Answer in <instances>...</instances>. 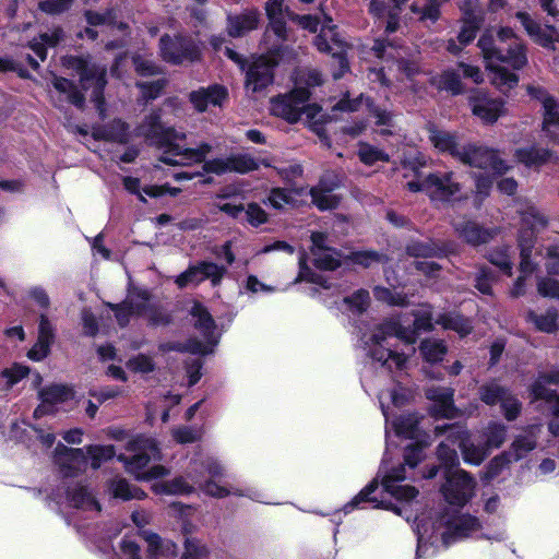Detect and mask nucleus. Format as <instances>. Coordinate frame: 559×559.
<instances>
[{
	"mask_svg": "<svg viewBox=\"0 0 559 559\" xmlns=\"http://www.w3.org/2000/svg\"><path fill=\"white\" fill-rule=\"evenodd\" d=\"M496 281V274L490 266L483 265L475 276V288L483 295H492V283Z\"/></svg>",
	"mask_w": 559,
	"mask_h": 559,
	"instance_id": "50",
	"label": "nucleus"
},
{
	"mask_svg": "<svg viewBox=\"0 0 559 559\" xmlns=\"http://www.w3.org/2000/svg\"><path fill=\"white\" fill-rule=\"evenodd\" d=\"M144 312H147L148 324L152 326H167L173 323V314L159 305H147Z\"/></svg>",
	"mask_w": 559,
	"mask_h": 559,
	"instance_id": "51",
	"label": "nucleus"
},
{
	"mask_svg": "<svg viewBox=\"0 0 559 559\" xmlns=\"http://www.w3.org/2000/svg\"><path fill=\"white\" fill-rule=\"evenodd\" d=\"M491 71L493 73L492 83L501 93L507 94L518 86L520 81L519 75L508 68L496 66L491 68Z\"/></svg>",
	"mask_w": 559,
	"mask_h": 559,
	"instance_id": "35",
	"label": "nucleus"
},
{
	"mask_svg": "<svg viewBox=\"0 0 559 559\" xmlns=\"http://www.w3.org/2000/svg\"><path fill=\"white\" fill-rule=\"evenodd\" d=\"M272 112L288 123H296L300 120L302 108L293 103L286 95H278L272 99Z\"/></svg>",
	"mask_w": 559,
	"mask_h": 559,
	"instance_id": "24",
	"label": "nucleus"
},
{
	"mask_svg": "<svg viewBox=\"0 0 559 559\" xmlns=\"http://www.w3.org/2000/svg\"><path fill=\"white\" fill-rule=\"evenodd\" d=\"M554 152L549 148L538 147L533 144L526 147H519L514 152V158L518 163L527 168L542 167L552 157Z\"/></svg>",
	"mask_w": 559,
	"mask_h": 559,
	"instance_id": "20",
	"label": "nucleus"
},
{
	"mask_svg": "<svg viewBox=\"0 0 559 559\" xmlns=\"http://www.w3.org/2000/svg\"><path fill=\"white\" fill-rule=\"evenodd\" d=\"M155 491L163 495H183L191 492L192 487L182 477H176L155 485Z\"/></svg>",
	"mask_w": 559,
	"mask_h": 559,
	"instance_id": "53",
	"label": "nucleus"
},
{
	"mask_svg": "<svg viewBox=\"0 0 559 559\" xmlns=\"http://www.w3.org/2000/svg\"><path fill=\"white\" fill-rule=\"evenodd\" d=\"M228 98V91L224 85L213 84L207 88H199L192 91L189 100L199 112L206 111L209 105L222 106L223 102Z\"/></svg>",
	"mask_w": 559,
	"mask_h": 559,
	"instance_id": "15",
	"label": "nucleus"
},
{
	"mask_svg": "<svg viewBox=\"0 0 559 559\" xmlns=\"http://www.w3.org/2000/svg\"><path fill=\"white\" fill-rule=\"evenodd\" d=\"M543 109L542 131L551 138L550 128L559 127V104L556 98L548 99Z\"/></svg>",
	"mask_w": 559,
	"mask_h": 559,
	"instance_id": "45",
	"label": "nucleus"
},
{
	"mask_svg": "<svg viewBox=\"0 0 559 559\" xmlns=\"http://www.w3.org/2000/svg\"><path fill=\"white\" fill-rule=\"evenodd\" d=\"M405 252L412 258H438L443 259L453 253V243L439 239L412 240L405 247Z\"/></svg>",
	"mask_w": 559,
	"mask_h": 559,
	"instance_id": "11",
	"label": "nucleus"
},
{
	"mask_svg": "<svg viewBox=\"0 0 559 559\" xmlns=\"http://www.w3.org/2000/svg\"><path fill=\"white\" fill-rule=\"evenodd\" d=\"M546 384L559 385V368L548 372H539L537 379L531 384V394L534 400L554 404L559 393L556 390L548 389Z\"/></svg>",
	"mask_w": 559,
	"mask_h": 559,
	"instance_id": "18",
	"label": "nucleus"
},
{
	"mask_svg": "<svg viewBox=\"0 0 559 559\" xmlns=\"http://www.w3.org/2000/svg\"><path fill=\"white\" fill-rule=\"evenodd\" d=\"M526 51L525 44L514 43L513 45H509L506 50L501 48L497 56L499 58H496V61L507 63L512 67L513 70H522L528 62Z\"/></svg>",
	"mask_w": 559,
	"mask_h": 559,
	"instance_id": "27",
	"label": "nucleus"
},
{
	"mask_svg": "<svg viewBox=\"0 0 559 559\" xmlns=\"http://www.w3.org/2000/svg\"><path fill=\"white\" fill-rule=\"evenodd\" d=\"M419 350L426 362L435 365L443 360L448 347L442 340H424L419 345Z\"/></svg>",
	"mask_w": 559,
	"mask_h": 559,
	"instance_id": "32",
	"label": "nucleus"
},
{
	"mask_svg": "<svg viewBox=\"0 0 559 559\" xmlns=\"http://www.w3.org/2000/svg\"><path fill=\"white\" fill-rule=\"evenodd\" d=\"M189 313L195 319L194 329L203 335L209 344L216 345L217 341L214 340L216 322L207 307L201 301L194 300Z\"/></svg>",
	"mask_w": 559,
	"mask_h": 559,
	"instance_id": "17",
	"label": "nucleus"
},
{
	"mask_svg": "<svg viewBox=\"0 0 559 559\" xmlns=\"http://www.w3.org/2000/svg\"><path fill=\"white\" fill-rule=\"evenodd\" d=\"M510 453L501 452L493 456L480 473V479L485 484L491 483L511 464Z\"/></svg>",
	"mask_w": 559,
	"mask_h": 559,
	"instance_id": "34",
	"label": "nucleus"
},
{
	"mask_svg": "<svg viewBox=\"0 0 559 559\" xmlns=\"http://www.w3.org/2000/svg\"><path fill=\"white\" fill-rule=\"evenodd\" d=\"M515 19L520 21L526 34L536 45L548 50H556L555 43L559 41V33L555 25L546 24L543 27L525 11L515 12Z\"/></svg>",
	"mask_w": 559,
	"mask_h": 559,
	"instance_id": "9",
	"label": "nucleus"
},
{
	"mask_svg": "<svg viewBox=\"0 0 559 559\" xmlns=\"http://www.w3.org/2000/svg\"><path fill=\"white\" fill-rule=\"evenodd\" d=\"M75 394L76 392L73 385L52 383L41 388L38 392V397L43 403L49 404L53 407L57 404L74 400Z\"/></svg>",
	"mask_w": 559,
	"mask_h": 559,
	"instance_id": "23",
	"label": "nucleus"
},
{
	"mask_svg": "<svg viewBox=\"0 0 559 559\" xmlns=\"http://www.w3.org/2000/svg\"><path fill=\"white\" fill-rule=\"evenodd\" d=\"M507 429L503 424L500 423H490L485 432V441L483 442L488 451L491 449L500 448L506 440Z\"/></svg>",
	"mask_w": 559,
	"mask_h": 559,
	"instance_id": "44",
	"label": "nucleus"
},
{
	"mask_svg": "<svg viewBox=\"0 0 559 559\" xmlns=\"http://www.w3.org/2000/svg\"><path fill=\"white\" fill-rule=\"evenodd\" d=\"M299 272L296 277V282H307L311 284L323 285L322 275L313 272L311 267L308 265V257L305 251L300 252L298 259Z\"/></svg>",
	"mask_w": 559,
	"mask_h": 559,
	"instance_id": "56",
	"label": "nucleus"
},
{
	"mask_svg": "<svg viewBox=\"0 0 559 559\" xmlns=\"http://www.w3.org/2000/svg\"><path fill=\"white\" fill-rule=\"evenodd\" d=\"M459 162L465 166L478 169H491L495 176H502L510 170V166L499 155V151L468 142L462 146Z\"/></svg>",
	"mask_w": 559,
	"mask_h": 559,
	"instance_id": "2",
	"label": "nucleus"
},
{
	"mask_svg": "<svg viewBox=\"0 0 559 559\" xmlns=\"http://www.w3.org/2000/svg\"><path fill=\"white\" fill-rule=\"evenodd\" d=\"M260 16L261 14L255 8L245 10L240 14H228L226 27L228 35L233 38H238L248 32L257 29Z\"/></svg>",
	"mask_w": 559,
	"mask_h": 559,
	"instance_id": "16",
	"label": "nucleus"
},
{
	"mask_svg": "<svg viewBox=\"0 0 559 559\" xmlns=\"http://www.w3.org/2000/svg\"><path fill=\"white\" fill-rule=\"evenodd\" d=\"M185 551L180 559H204L209 556L210 551L205 545H202L198 539L187 537L183 543Z\"/></svg>",
	"mask_w": 559,
	"mask_h": 559,
	"instance_id": "63",
	"label": "nucleus"
},
{
	"mask_svg": "<svg viewBox=\"0 0 559 559\" xmlns=\"http://www.w3.org/2000/svg\"><path fill=\"white\" fill-rule=\"evenodd\" d=\"M373 296L378 301L385 302L390 306L405 307L407 306V297L401 293H394L384 286H376Z\"/></svg>",
	"mask_w": 559,
	"mask_h": 559,
	"instance_id": "52",
	"label": "nucleus"
},
{
	"mask_svg": "<svg viewBox=\"0 0 559 559\" xmlns=\"http://www.w3.org/2000/svg\"><path fill=\"white\" fill-rule=\"evenodd\" d=\"M132 64L134 67L135 73L143 78L154 76L163 73V68L160 66L151 59L142 57L141 55H134L132 57Z\"/></svg>",
	"mask_w": 559,
	"mask_h": 559,
	"instance_id": "48",
	"label": "nucleus"
},
{
	"mask_svg": "<svg viewBox=\"0 0 559 559\" xmlns=\"http://www.w3.org/2000/svg\"><path fill=\"white\" fill-rule=\"evenodd\" d=\"M309 194L312 203L320 211L335 210L340 204V199L336 195L317 189L311 188Z\"/></svg>",
	"mask_w": 559,
	"mask_h": 559,
	"instance_id": "58",
	"label": "nucleus"
},
{
	"mask_svg": "<svg viewBox=\"0 0 559 559\" xmlns=\"http://www.w3.org/2000/svg\"><path fill=\"white\" fill-rule=\"evenodd\" d=\"M155 144L163 148V154L158 160L168 166H178V158L181 156L182 146L176 142L177 133L174 128H159L148 134Z\"/></svg>",
	"mask_w": 559,
	"mask_h": 559,
	"instance_id": "10",
	"label": "nucleus"
},
{
	"mask_svg": "<svg viewBox=\"0 0 559 559\" xmlns=\"http://www.w3.org/2000/svg\"><path fill=\"white\" fill-rule=\"evenodd\" d=\"M74 2L75 0H40L37 8L47 15L57 16L70 11Z\"/></svg>",
	"mask_w": 559,
	"mask_h": 559,
	"instance_id": "47",
	"label": "nucleus"
},
{
	"mask_svg": "<svg viewBox=\"0 0 559 559\" xmlns=\"http://www.w3.org/2000/svg\"><path fill=\"white\" fill-rule=\"evenodd\" d=\"M477 47L480 49L485 60H496L501 47L496 46L495 37L491 31L486 29L477 41Z\"/></svg>",
	"mask_w": 559,
	"mask_h": 559,
	"instance_id": "59",
	"label": "nucleus"
},
{
	"mask_svg": "<svg viewBox=\"0 0 559 559\" xmlns=\"http://www.w3.org/2000/svg\"><path fill=\"white\" fill-rule=\"evenodd\" d=\"M436 455L442 467L443 476L454 473L460 468V460L456 450L444 442H440L436 448Z\"/></svg>",
	"mask_w": 559,
	"mask_h": 559,
	"instance_id": "33",
	"label": "nucleus"
},
{
	"mask_svg": "<svg viewBox=\"0 0 559 559\" xmlns=\"http://www.w3.org/2000/svg\"><path fill=\"white\" fill-rule=\"evenodd\" d=\"M427 185L429 199L442 203L451 202L462 189L461 183L455 180V174L452 170L428 174Z\"/></svg>",
	"mask_w": 559,
	"mask_h": 559,
	"instance_id": "8",
	"label": "nucleus"
},
{
	"mask_svg": "<svg viewBox=\"0 0 559 559\" xmlns=\"http://www.w3.org/2000/svg\"><path fill=\"white\" fill-rule=\"evenodd\" d=\"M108 142L127 144L130 140L129 124L120 118L107 123Z\"/></svg>",
	"mask_w": 559,
	"mask_h": 559,
	"instance_id": "43",
	"label": "nucleus"
},
{
	"mask_svg": "<svg viewBox=\"0 0 559 559\" xmlns=\"http://www.w3.org/2000/svg\"><path fill=\"white\" fill-rule=\"evenodd\" d=\"M212 146L202 142L198 147H183L180 158H178V166H191L193 164H201L206 160V155L211 152Z\"/></svg>",
	"mask_w": 559,
	"mask_h": 559,
	"instance_id": "38",
	"label": "nucleus"
},
{
	"mask_svg": "<svg viewBox=\"0 0 559 559\" xmlns=\"http://www.w3.org/2000/svg\"><path fill=\"white\" fill-rule=\"evenodd\" d=\"M282 57V47L276 46L270 49L265 61L252 63L246 73V86L251 87L252 92H261L274 82L273 68L277 66Z\"/></svg>",
	"mask_w": 559,
	"mask_h": 559,
	"instance_id": "6",
	"label": "nucleus"
},
{
	"mask_svg": "<svg viewBox=\"0 0 559 559\" xmlns=\"http://www.w3.org/2000/svg\"><path fill=\"white\" fill-rule=\"evenodd\" d=\"M510 389L501 385L497 379L483 383L477 391L478 399L488 406H496L510 393Z\"/></svg>",
	"mask_w": 559,
	"mask_h": 559,
	"instance_id": "28",
	"label": "nucleus"
},
{
	"mask_svg": "<svg viewBox=\"0 0 559 559\" xmlns=\"http://www.w3.org/2000/svg\"><path fill=\"white\" fill-rule=\"evenodd\" d=\"M459 236L468 245L478 247L488 243L496 236V229L486 228L474 221H467L456 227Z\"/></svg>",
	"mask_w": 559,
	"mask_h": 559,
	"instance_id": "19",
	"label": "nucleus"
},
{
	"mask_svg": "<svg viewBox=\"0 0 559 559\" xmlns=\"http://www.w3.org/2000/svg\"><path fill=\"white\" fill-rule=\"evenodd\" d=\"M379 483L377 479H372L369 484H367L349 502H347L343 507L344 513H349L354 509L359 508L361 503L370 502L374 503L373 508L376 509H383L388 511H392L395 514H401V508L397 507L395 503H393L390 500H378L377 498L372 497V493L378 489Z\"/></svg>",
	"mask_w": 559,
	"mask_h": 559,
	"instance_id": "14",
	"label": "nucleus"
},
{
	"mask_svg": "<svg viewBox=\"0 0 559 559\" xmlns=\"http://www.w3.org/2000/svg\"><path fill=\"white\" fill-rule=\"evenodd\" d=\"M548 226V218L534 207H530L521 214V227L531 228L539 234Z\"/></svg>",
	"mask_w": 559,
	"mask_h": 559,
	"instance_id": "42",
	"label": "nucleus"
},
{
	"mask_svg": "<svg viewBox=\"0 0 559 559\" xmlns=\"http://www.w3.org/2000/svg\"><path fill=\"white\" fill-rule=\"evenodd\" d=\"M467 104L472 115L484 124H493L507 112L506 100L500 97H491L484 88H472L467 96Z\"/></svg>",
	"mask_w": 559,
	"mask_h": 559,
	"instance_id": "4",
	"label": "nucleus"
},
{
	"mask_svg": "<svg viewBox=\"0 0 559 559\" xmlns=\"http://www.w3.org/2000/svg\"><path fill=\"white\" fill-rule=\"evenodd\" d=\"M382 254L376 250H358L352 251L349 254L344 257L345 261H349L353 264L360 265L365 269L371 266L372 263L381 262Z\"/></svg>",
	"mask_w": 559,
	"mask_h": 559,
	"instance_id": "46",
	"label": "nucleus"
},
{
	"mask_svg": "<svg viewBox=\"0 0 559 559\" xmlns=\"http://www.w3.org/2000/svg\"><path fill=\"white\" fill-rule=\"evenodd\" d=\"M85 449L93 469H98L103 463L112 460L116 455V448L112 444H90Z\"/></svg>",
	"mask_w": 559,
	"mask_h": 559,
	"instance_id": "37",
	"label": "nucleus"
},
{
	"mask_svg": "<svg viewBox=\"0 0 559 559\" xmlns=\"http://www.w3.org/2000/svg\"><path fill=\"white\" fill-rule=\"evenodd\" d=\"M444 483L440 487L444 500L453 507L463 508L474 497L476 481L471 473L459 469L444 475Z\"/></svg>",
	"mask_w": 559,
	"mask_h": 559,
	"instance_id": "3",
	"label": "nucleus"
},
{
	"mask_svg": "<svg viewBox=\"0 0 559 559\" xmlns=\"http://www.w3.org/2000/svg\"><path fill=\"white\" fill-rule=\"evenodd\" d=\"M391 487L383 488V490L397 501L409 502L414 500L419 491L412 485H400L399 483L390 484Z\"/></svg>",
	"mask_w": 559,
	"mask_h": 559,
	"instance_id": "60",
	"label": "nucleus"
},
{
	"mask_svg": "<svg viewBox=\"0 0 559 559\" xmlns=\"http://www.w3.org/2000/svg\"><path fill=\"white\" fill-rule=\"evenodd\" d=\"M230 171L248 174L259 169L258 160L249 154H238L229 157Z\"/></svg>",
	"mask_w": 559,
	"mask_h": 559,
	"instance_id": "49",
	"label": "nucleus"
},
{
	"mask_svg": "<svg viewBox=\"0 0 559 559\" xmlns=\"http://www.w3.org/2000/svg\"><path fill=\"white\" fill-rule=\"evenodd\" d=\"M133 295L142 302L133 304L126 299L118 304H108L107 307L114 312L117 323L120 328H126L130 323L133 314H142L146 309V302L151 299V293L147 289L134 288Z\"/></svg>",
	"mask_w": 559,
	"mask_h": 559,
	"instance_id": "12",
	"label": "nucleus"
},
{
	"mask_svg": "<svg viewBox=\"0 0 559 559\" xmlns=\"http://www.w3.org/2000/svg\"><path fill=\"white\" fill-rule=\"evenodd\" d=\"M211 344H204L202 341L191 337L186 341L185 344L176 343L169 346V349L177 352H186L193 355L205 356L212 353Z\"/></svg>",
	"mask_w": 559,
	"mask_h": 559,
	"instance_id": "54",
	"label": "nucleus"
},
{
	"mask_svg": "<svg viewBox=\"0 0 559 559\" xmlns=\"http://www.w3.org/2000/svg\"><path fill=\"white\" fill-rule=\"evenodd\" d=\"M425 444L419 441L412 442L404 448L403 463L409 468H416L425 459Z\"/></svg>",
	"mask_w": 559,
	"mask_h": 559,
	"instance_id": "55",
	"label": "nucleus"
},
{
	"mask_svg": "<svg viewBox=\"0 0 559 559\" xmlns=\"http://www.w3.org/2000/svg\"><path fill=\"white\" fill-rule=\"evenodd\" d=\"M343 304L346 305L350 312L355 314H361L367 311L370 305L369 292L365 288H359L355 290L350 296L344 297Z\"/></svg>",
	"mask_w": 559,
	"mask_h": 559,
	"instance_id": "40",
	"label": "nucleus"
},
{
	"mask_svg": "<svg viewBox=\"0 0 559 559\" xmlns=\"http://www.w3.org/2000/svg\"><path fill=\"white\" fill-rule=\"evenodd\" d=\"M437 323L444 330L456 332L461 337L469 335L473 331L469 319L459 312L442 313L437 319Z\"/></svg>",
	"mask_w": 559,
	"mask_h": 559,
	"instance_id": "29",
	"label": "nucleus"
},
{
	"mask_svg": "<svg viewBox=\"0 0 559 559\" xmlns=\"http://www.w3.org/2000/svg\"><path fill=\"white\" fill-rule=\"evenodd\" d=\"M427 130L430 143L439 153L448 154L455 160H459L462 154V146L459 144L456 132L438 129L435 124H430Z\"/></svg>",
	"mask_w": 559,
	"mask_h": 559,
	"instance_id": "13",
	"label": "nucleus"
},
{
	"mask_svg": "<svg viewBox=\"0 0 559 559\" xmlns=\"http://www.w3.org/2000/svg\"><path fill=\"white\" fill-rule=\"evenodd\" d=\"M52 85L59 93L67 95V99L70 104L75 106L78 109H84L85 96L72 80L63 76H56L52 81Z\"/></svg>",
	"mask_w": 559,
	"mask_h": 559,
	"instance_id": "31",
	"label": "nucleus"
},
{
	"mask_svg": "<svg viewBox=\"0 0 559 559\" xmlns=\"http://www.w3.org/2000/svg\"><path fill=\"white\" fill-rule=\"evenodd\" d=\"M66 497L69 503L75 509L90 507L98 512L102 511L100 503L92 496L86 486L78 485L73 488L69 487L66 490Z\"/></svg>",
	"mask_w": 559,
	"mask_h": 559,
	"instance_id": "30",
	"label": "nucleus"
},
{
	"mask_svg": "<svg viewBox=\"0 0 559 559\" xmlns=\"http://www.w3.org/2000/svg\"><path fill=\"white\" fill-rule=\"evenodd\" d=\"M448 431L452 432L449 437L455 435V439L459 440V448L466 464L478 466L490 454L484 443L475 444L472 442L468 432L456 424H444L435 427V435L438 437L445 435Z\"/></svg>",
	"mask_w": 559,
	"mask_h": 559,
	"instance_id": "5",
	"label": "nucleus"
},
{
	"mask_svg": "<svg viewBox=\"0 0 559 559\" xmlns=\"http://www.w3.org/2000/svg\"><path fill=\"white\" fill-rule=\"evenodd\" d=\"M55 457L64 478H75L87 468V456L81 448H70L59 442L55 448Z\"/></svg>",
	"mask_w": 559,
	"mask_h": 559,
	"instance_id": "7",
	"label": "nucleus"
},
{
	"mask_svg": "<svg viewBox=\"0 0 559 559\" xmlns=\"http://www.w3.org/2000/svg\"><path fill=\"white\" fill-rule=\"evenodd\" d=\"M536 448V442L525 436L516 437L508 451H503L504 453H510L511 462H519L524 459L531 451Z\"/></svg>",
	"mask_w": 559,
	"mask_h": 559,
	"instance_id": "41",
	"label": "nucleus"
},
{
	"mask_svg": "<svg viewBox=\"0 0 559 559\" xmlns=\"http://www.w3.org/2000/svg\"><path fill=\"white\" fill-rule=\"evenodd\" d=\"M158 55L171 66L192 64L202 59L199 44L192 36L183 33L163 34L158 39Z\"/></svg>",
	"mask_w": 559,
	"mask_h": 559,
	"instance_id": "1",
	"label": "nucleus"
},
{
	"mask_svg": "<svg viewBox=\"0 0 559 559\" xmlns=\"http://www.w3.org/2000/svg\"><path fill=\"white\" fill-rule=\"evenodd\" d=\"M305 192L304 187H289V188H272L270 190L267 200L270 205L275 210H282L284 205L297 207L298 201L294 195L301 197Z\"/></svg>",
	"mask_w": 559,
	"mask_h": 559,
	"instance_id": "26",
	"label": "nucleus"
},
{
	"mask_svg": "<svg viewBox=\"0 0 559 559\" xmlns=\"http://www.w3.org/2000/svg\"><path fill=\"white\" fill-rule=\"evenodd\" d=\"M200 270V274L203 275L201 278H203V281L210 278L213 286L221 284L222 278L227 271L225 266L210 261H201Z\"/></svg>",
	"mask_w": 559,
	"mask_h": 559,
	"instance_id": "62",
	"label": "nucleus"
},
{
	"mask_svg": "<svg viewBox=\"0 0 559 559\" xmlns=\"http://www.w3.org/2000/svg\"><path fill=\"white\" fill-rule=\"evenodd\" d=\"M499 405L504 418L508 421L515 420L522 411V403L512 392H510Z\"/></svg>",
	"mask_w": 559,
	"mask_h": 559,
	"instance_id": "64",
	"label": "nucleus"
},
{
	"mask_svg": "<svg viewBox=\"0 0 559 559\" xmlns=\"http://www.w3.org/2000/svg\"><path fill=\"white\" fill-rule=\"evenodd\" d=\"M400 329V322L394 320H388L379 324L376 331L372 333L370 341L373 345H381L386 341L388 337L396 336Z\"/></svg>",
	"mask_w": 559,
	"mask_h": 559,
	"instance_id": "57",
	"label": "nucleus"
},
{
	"mask_svg": "<svg viewBox=\"0 0 559 559\" xmlns=\"http://www.w3.org/2000/svg\"><path fill=\"white\" fill-rule=\"evenodd\" d=\"M449 535L454 537H467L472 532L481 528V524L475 515L469 513L452 515L444 522Z\"/></svg>",
	"mask_w": 559,
	"mask_h": 559,
	"instance_id": "21",
	"label": "nucleus"
},
{
	"mask_svg": "<svg viewBox=\"0 0 559 559\" xmlns=\"http://www.w3.org/2000/svg\"><path fill=\"white\" fill-rule=\"evenodd\" d=\"M461 10L463 11L462 26L457 34L456 40L462 46H467L476 38V35L483 25L484 19L483 16L477 15L473 8H461Z\"/></svg>",
	"mask_w": 559,
	"mask_h": 559,
	"instance_id": "22",
	"label": "nucleus"
},
{
	"mask_svg": "<svg viewBox=\"0 0 559 559\" xmlns=\"http://www.w3.org/2000/svg\"><path fill=\"white\" fill-rule=\"evenodd\" d=\"M430 84L439 92L445 91L452 96H459L465 92L460 74L453 69L443 70L430 80Z\"/></svg>",
	"mask_w": 559,
	"mask_h": 559,
	"instance_id": "25",
	"label": "nucleus"
},
{
	"mask_svg": "<svg viewBox=\"0 0 559 559\" xmlns=\"http://www.w3.org/2000/svg\"><path fill=\"white\" fill-rule=\"evenodd\" d=\"M243 215V222L255 228L269 221V214L257 202L248 203L247 207H245Z\"/></svg>",
	"mask_w": 559,
	"mask_h": 559,
	"instance_id": "61",
	"label": "nucleus"
},
{
	"mask_svg": "<svg viewBox=\"0 0 559 559\" xmlns=\"http://www.w3.org/2000/svg\"><path fill=\"white\" fill-rule=\"evenodd\" d=\"M358 157L367 166H373L377 162H390V155L386 152L366 142L359 143Z\"/></svg>",
	"mask_w": 559,
	"mask_h": 559,
	"instance_id": "39",
	"label": "nucleus"
},
{
	"mask_svg": "<svg viewBox=\"0 0 559 559\" xmlns=\"http://www.w3.org/2000/svg\"><path fill=\"white\" fill-rule=\"evenodd\" d=\"M527 318L535 324V328L544 333H555L558 331V311L554 308L548 309L544 314H537L534 311H530Z\"/></svg>",
	"mask_w": 559,
	"mask_h": 559,
	"instance_id": "36",
	"label": "nucleus"
}]
</instances>
